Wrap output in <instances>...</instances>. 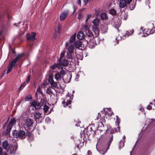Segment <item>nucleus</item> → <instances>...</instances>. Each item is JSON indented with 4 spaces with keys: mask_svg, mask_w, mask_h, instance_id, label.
Returning <instances> with one entry per match:
<instances>
[{
    "mask_svg": "<svg viewBox=\"0 0 155 155\" xmlns=\"http://www.w3.org/2000/svg\"><path fill=\"white\" fill-rule=\"evenodd\" d=\"M128 15L127 13L124 12L122 15V18L125 20H127V18Z\"/></svg>",
    "mask_w": 155,
    "mask_h": 155,
    "instance_id": "36",
    "label": "nucleus"
},
{
    "mask_svg": "<svg viewBox=\"0 0 155 155\" xmlns=\"http://www.w3.org/2000/svg\"><path fill=\"white\" fill-rule=\"evenodd\" d=\"M21 102V101H18L17 103V104L18 105H19L20 104Z\"/></svg>",
    "mask_w": 155,
    "mask_h": 155,
    "instance_id": "62",
    "label": "nucleus"
},
{
    "mask_svg": "<svg viewBox=\"0 0 155 155\" xmlns=\"http://www.w3.org/2000/svg\"><path fill=\"white\" fill-rule=\"evenodd\" d=\"M130 35H131L130 32L127 31L125 34L121 38H122L123 39H124L126 37H128Z\"/></svg>",
    "mask_w": 155,
    "mask_h": 155,
    "instance_id": "34",
    "label": "nucleus"
},
{
    "mask_svg": "<svg viewBox=\"0 0 155 155\" xmlns=\"http://www.w3.org/2000/svg\"><path fill=\"white\" fill-rule=\"evenodd\" d=\"M77 38L79 40H82L84 38H85V35L84 32L83 31H79L77 34Z\"/></svg>",
    "mask_w": 155,
    "mask_h": 155,
    "instance_id": "18",
    "label": "nucleus"
},
{
    "mask_svg": "<svg viewBox=\"0 0 155 155\" xmlns=\"http://www.w3.org/2000/svg\"><path fill=\"white\" fill-rule=\"evenodd\" d=\"M87 154L86 155H92V152L90 150H88L87 151Z\"/></svg>",
    "mask_w": 155,
    "mask_h": 155,
    "instance_id": "58",
    "label": "nucleus"
},
{
    "mask_svg": "<svg viewBox=\"0 0 155 155\" xmlns=\"http://www.w3.org/2000/svg\"><path fill=\"white\" fill-rule=\"evenodd\" d=\"M116 126L117 127L116 128H114L116 132H119L120 131V127L119 126V124H116Z\"/></svg>",
    "mask_w": 155,
    "mask_h": 155,
    "instance_id": "40",
    "label": "nucleus"
},
{
    "mask_svg": "<svg viewBox=\"0 0 155 155\" xmlns=\"http://www.w3.org/2000/svg\"><path fill=\"white\" fill-rule=\"evenodd\" d=\"M100 114L99 113V114H98V117H97V118L98 120L99 118V117H101V116H100Z\"/></svg>",
    "mask_w": 155,
    "mask_h": 155,
    "instance_id": "64",
    "label": "nucleus"
},
{
    "mask_svg": "<svg viewBox=\"0 0 155 155\" xmlns=\"http://www.w3.org/2000/svg\"><path fill=\"white\" fill-rule=\"evenodd\" d=\"M74 45L76 48H79L82 46V42L80 40H78L75 42Z\"/></svg>",
    "mask_w": 155,
    "mask_h": 155,
    "instance_id": "23",
    "label": "nucleus"
},
{
    "mask_svg": "<svg viewBox=\"0 0 155 155\" xmlns=\"http://www.w3.org/2000/svg\"><path fill=\"white\" fill-rule=\"evenodd\" d=\"M1 155H8L7 153L6 152H2Z\"/></svg>",
    "mask_w": 155,
    "mask_h": 155,
    "instance_id": "60",
    "label": "nucleus"
},
{
    "mask_svg": "<svg viewBox=\"0 0 155 155\" xmlns=\"http://www.w3.org/2000/svg\"><path fill=\"white\" fill-rule=\"evenodd\" d=\"M126 2L128 4H130L131 2L132 1V0H126Z\"/></svg>",
    "mask_w": 155,
    "mask_h": 155,
    "instance_id": "57",
    "label": "nucleus"
},
{
    "mask_svg": "<svg viewBox=\"0 0 155 155\" xmlns=\"http://www.w3.org/2000/svg\"><path fill=\"white\" fill-rule=\"evenodd\" d=\"M84 4H85V5H87L88 3V2L90 1V0H83Z\"/></svg>",
    "mask_w": 155,
    "mask_h": 155,
    "instance_id": "52",
    "label": "nucleus"
},
{
    "mask_svg": "<svg viewBox=\"0 0 155 155\" xmlns=\"http://www.w3.org/2000/svg\"><path fill=\"white\" fill-rule=\"evenodd\" d=\"M24 55V54L23 53L18 54L15 58L11 61L10 63L12 64L13 65V63H16L17 62L20 60L22 57Z\"/></svg>",
    "mask_w": 155,
    "mask_h": 155,
    "instance_id": "12",
    "label": "nucleus"
},
{
    "mask_svg": "<svg viewBox=\"0 0 155 155\" xmlns=\"http://www.w3.org/2000/svg\"><path fill=\"white\" fill-rule=\"evenodd\" d=\"M2 153V150L1 147H0V155H1Z\"/></svg>",
    "mask_w": 155,
    "mask_h": 155,
    "instance_id": "61",
    "label": "nucleus"
},
{
    "mask_svg": "<svg viewBox=\"0 0 155 155\" xmlns=\"http://www.w3.org/2000/svg\"><path fill=\"white\" fill-rule=\"evenodd\" d=\"M58 61L59 62L60 67L61 65L64 66H68V61L65 59H62L60 61H59V60H58Z\"/></svg>",
    "mask_w": 155,
    "mask_h": 155,
    "instance_id": "11",
    "label": "nucleus"
},
{
    "mask_svg": "<svg viewBox=\"0 0 155 155\" xmlns=\"http://www.w3.org/2000/svg\"><path fill=\"white\" fill-rule=\"evenodd\" d=\"M77 3L78 4V5L80 6H81V0H78Z\"/></svg>",
    "mask_w": 155,
    "mask_h": 155,
    "instance_id": "54",
    "label": "nucleus"
},
{
    "mask_svg": "<svg viewBox=\"0 0 155 155\" xmlns=\"http://www.w3.org/2000/svg\"><path fill=\"white\" fill-rule=\"evenodd\" d=\"M45 102V99L41 98L40 103V105H41V106H43Z\"/></svg>",
    "mask_w": 155,
    "mask_h": 155,
    "instance_id": "43",
    "label": "nucleus"
},
{
    "mask_svg": "<svg viewBox=\"0 0 155 155\" xmlns=\"http://www.w3.org/2000/svg\"><path fill=\"white\" fill-rule=\"evenodd\" d=\"M73 8L74 9V12H73V13H74L75 12V7L74 5H73Z\"/></svg>",
    "mask_w": 155,
    "mask_h": 155,
    "instance_id": "59",
    "label": "nucleus"
},
{
    "mask_svg": "<svg viewBox=\"0 0 155 155\" xmlns=\"http://www.w3.org/2000/svg\"><path fill=\"white\" fill-rule=\"evenodd\" d=\"M2 146L3 149L7 152L10 151V154H15L18 149V145L16 143L13 145L12 143L10 144L7 140H4L2 143Z\"/></svg>",
    "mask_w": 155,
    "mask_h": 155,
    "instance_id": "1",
    "label": "nucleus"
},
{
    "mask_svg": "<svg viewBox=\"0 0 155 155\" xmlns=\"http://www.w3.org/2000/svg\"><path fill=\"white\" fill-rule=\"evenodd\" d=\"M65 71L63 70V69L61 70L59 73V74L62 77V78L64 77V76L65 74Z\"/></svg>",
    "mask_w": 155,
    "mask_h": 155,
    "instance_id": "39",
    "label": "nucleus"
},
{
    "mask_svg": "<svg viewBox=\"0 0 155 155\" xmlns=\"http://www.w3.org/2000/svg\"><path fill=\"white\" fill-rule=\"evenodd\" d=\"M95 12L97 15H99L100 13V10L99 8L96 9Z\"/></svg>",
    "mask_w": 155,
    "mask_h": 155,
    "instance_id": "49",
    "label": "nucleus"
},
{
    "mask_svg": "<svg viewBox=\"0 0 155 155\" xmlns=\"http://www.w3.org/2000/svg\"><path fill=\"white\" fill-rule=\"evenodd\" d=\"M13 67V65L12 64L10 63V62L8 64V69L7 71V74H8L12 70Z\"/></svg>",
    "mask_w": 155,
    "mask_h": 155,
    "instance_id": "28",
    "label": "nucleus"
},
{
    "mask_svg": "<svg viewBox=\"0 0 155 155\" xmlns=\"http://www.w3.org/2000/svg\"><path fill=\"white\" fill-rule=\"evenodd\" d=\"M32 99L31 96H27L25 98V100L26 101H29Z\"/></svg>",
    "mask_w": 155,
    "mask_h": 155,
    "instance_id": "44",
    "label": "nucleus"
},
{
    "mask_svg": "<svg viewBox=\"0 0 155 155\" xmlns=\"http://www.w3.org/2000/svg\"><path fill=\"white\" fill-rule=\"evenodd\" d=\"M49 109V107L46 104H45L44 106L43 110H44V111L45 113L47 112L48 110Z\"/></svg>",
    "mask_w": 155,
    "mask_h": 155,
    "instance_id": "42",
    "label": "nucleus"
},
{
    "mask_svg": "<svg viewBox=\"0 0 155 155\" xmlns=\"http://www.w3.org/2000/svg\"><path fill=\"white\" fill-rule=\"evenodd\" d=\"M46 93L49 95L52 94H53L52 91V89L51 88H48L46 91Z\"/></svg>",
    "mask_w": 155,
    "mask_h": 155,
    "instance_id": "33",
    "label": "nucleus"
},
{
    "mask_svg": "<svg viewBox=\"0 0 155 155\" xmlns=\"http://www.w3.org/2000/svg\"><path fill=\"white\" fill-rule=\"evenodd\" d=\"M155 32V30L153 29H145L143 31V32L144 34H146V35H148L150 34H152Z\"/></svg>",
    "mask_w": 155,
    "mask_h": 155,
    "instance_id": "17",
    "label": "nucleus"
},
{
    "mask_svg": "<svg viewBox=\"0 0 155 155\" xmlns=\"http://www.w3.org/2000/svg\"><path fill=\"white\" fill-rule=\"evenodd\" d=\"M64 52H62L60 55V58L59 59H58V60H59V61H60L62 59V58L64 57Z\"/></svg>",
    "mask_w": 155,
    "mask_h": 155,
    "instance_id": "46",
    "label": "nucleus"
},
{
    "mask_svg": "<svg viewBox=\"0 0 155 155\" xmlns=\"http://www.w3.org/2000/svg\"><path fill=\"white\" fill-rule=\"evenodd\" d=\"M26 136L28 137V139L31 140H32L33 135L31 132H28L26 134Z\"/></svg>",
    "mask_w": 155,
    "mask_h": 155,
    "instance_id": "29",
    "label": "nucleus"
},
{
    "mask_svg": "<svg viewBox=\"0 0 155 155\" xmlns=\"http://www.w3.org/2000/svg\"><path fill=\"white\" fill-rule=\"evenodd\" d=\"M50 84L52 86L54 87H57V84L56 82H54V81H53V83H51Z\"/></svg>",
    "mask_w": 155,
    "mask_h": 155,
    "instance_id": "47",
    "label": "nucleus"
},
{
    "mask_svg": "<svg viewBox=\"0 0 155 155\" xmlns=\"http://www.w3.org/2000/svg\"><path fill=\"white\" fill-rule=\"evenodd\" d=\"M127 3L125 0H120V2L119 6L122 8L127 6Z\"/></svg>",
    "mask_w": 155,
    "mask_h": 155,
    "instance_id": "19",
    "label": "nucleus"
},
{
    "mask_svg": "<svg viewBox=\"0 0 155 155\" xmlns=\"http://www.w3.org/2000/svg\"><path fill=\"white\" fill-rule=\"evenodd\" d=\"M100 20L97 18L94 19L93 21V26H98L99 25Z\"/></svg>",
    "mask_w": 155,
    "mask_h": 155,
    "instance_id": "21",
    "label": "nucleus"
},
{
    "mask_svg": "<svg viewBox=\"0 0 155 155\" xmlns=\"http://www.w3.org/2000/svg\"><path fill=\"white\" fill-rule=\"evenodd\" d=\"M113 135H111L108 141L106 142L101 145L99 152L102 154H104L109 149L110 146L113 140Z\"/></svg>",
    "mask_w": 155,
    "mask_h": 155,
    "instance_id": "2",
    "label": "nucleus"
},
{
    "mask_svg": "<svg viewBox=\"0 0 155 155\" xmlns=\"http://www.w3.org/2000/svg\"><path fill=\"white\" fill-rule=\"evenodd\" d=\"M108 26L107 25H104L101 28V31L103 33H105L107 32Z\"/></svg>",
    "mask_w": 155,
    "mask_h": 155,
    "instance_id": "25",
    "label": "nucleus"
},
{
    "mask_svg": "<svg viewBox=\"0 0 155 155\" xmlns=\"http://www.w3.org/2000/svg\"><path fill=\"white\" fill-rule=\"evenodd\" d=\"M48 82L51 84V83H53L54 80H53V76L51 75L49 76V79L48 80Z\"/></svg>",
    "mask_w": 155,
    "mask_h": 155,
    "instance_id": "41",
    "label": "nucleus"
},
{
    "mask_svg": "<svg viewBox=\"0 0 155 155\" xmlns=\"http://www.w3.org/2000/svg\"><path fill=\"white\" fill-rule=\"evenodd\" d=\"M61 29V26L59 25L58 26L57 28L55 30V33L54 35V37L56 38L59 36L61 34L60 30Z\"/></svg>",
    "mask_w": 155,
    "mask_h": 155,
    "instance_id": "13",
    "label": "nucleus"
},
{
    "mask_svg": "<svg viewBox=\"0 0 155 155\" xmlns=\"http://www.w3.org/2000/svg\"><path fill=\"white\" fill-rule=\"evenodd\" d=\"M41 114L39 112H36L34 115V117L36 122L38 123L41 122Z\"/></svg>",
    "mask_w": 155,
    "mask_h": 155,
    "instance_id": "9",
    "label": "nucleus"
},
{
    "mask_svg": "<svg viewBox=\"0 0 155 155\" xmlns=\"http://www.w3.org/2000/svg\"><path fill=\"white\" fill-rule=\"evenodd\" d=\"M30 105L33 106L35 110H39L41 108V105L39 102H38L35 100H34L30 103Z\"/></svg>",
    "mask_w": 155,
    "mask_h": 155,
    "instance_id": "7",
    "label": "nucleus"
},
{
    "mask_svg": "<svg viewBox=\"0 0 155 155\" xmlns=\"http://www.w3.org/2000/svg\"><path fill=\"white\" fill-rule=\"evenodd\" d=\"M129 5L128 6L129 7L130 9L131 10H133L135 8L136 5V2H133L131 4H129Z\"/></svg>",
    "mask_w": 155,
    "mask_h": 155,
    "instance_id": "31",
    "label": "nucleus"
},
{
    "mask_svg": "<svg viewBox=\"0 0 155 155\" xmlns=\"http://www.w3.org/2000/svg\"><path fill=\"white\" fill-rule=\"evenodd\" d=\"M82 29L83 30V31L85 32L86 31H87L88 30H90L88 25H84L82 28Z\"/></svg>",
    "mask_w": 155,
    "mask_h": 155,
    "instance_id": "35",
    "label": "nucleus"
},
{
    "mask_svg": "<svg viewBox=\"0 0 155 155\" xmlns=\"http://www.w3.org/2000/svg\"><path fill=\"white\" fill-rule=\"evenodd\" d=\"M30 75H28V76L27 79H26V82L27 83H28L30 82Z\"/></svg>",
    "mask_w": 155,
    "mask_h": 155,
    "instance_id": "48",
    "label": "nucleus"
},
{
    "mask_svg": "<svg viewBox=\"0 0 155 155\" xmlns=\"http://www.w3.org/2000/svg\"><path fill=\"white\" fill-rule=\"evenodd\" d=\"M83 17V15L81 13H79L78 15V18L79 20H80Z\"/></svg>",
    "mask_w": 155,
    "mask_h": 155,
    "instance_id": "50",
    "label": "nucleus"
},
{
    "mask_svg": "<svg viewBox=\"0 0 155 155\" xmlns=\"http://www.w3.org/2000/svg\"><path fill=\"white\" fill-rule=\"evenodd\" d=\"M12 135L14 137L20 140H24L26 137L25 131L21 129L18 130H13Z\"/></svg>",
    "mask_w": 155,
    "mask_h": 155,
    "instance_id": "3",
    "label": "nucleus"
},
{
    "mask_svg": "<svg viewBox=\"0 0 155 155\" xmlns=\"http://www.w3.org/2000/svg\"><path fill=\"white\" fill-rule=\"evenodd\" d=\"M12 126L8 125L6 127V134L7 135H10V133L12 129Z\"/></svg>",
    "mask_w": 155,
    "mask_h": 155,
    "instance_id": "26",
    "label": "nucleus"
},
{
    "mask_svg": "<svg viewBox=\"0 0 155 155\" xmlns=\"http://www.w3.org/2000/svg\"><path fill=\"white\" fill-rule=\"evenodd\" d=\"M92 31L94 33L95 37H97L99 35L100 30L98 26H93Z\"/></svg>",
    "mask_w": 155,
    "mask_h": 155,
    "instance_id": "14",
    "label": "nucleus"
},
{
    "mask_svg": "<svg viewBox=\"0 0 155 155\" xmlns=\"http://www.w3.org/2000/svg\"><path fill=\"white\" fill-rule=\"evenodd\" d=\"M26 82H24L23 83H22L21 84V86L20 87V88L18 90L19 91H21V89H22L26 85Z\"/></svg>",
    "mask_w": 155,
    "mask_h": 155,
    "instance_id": "38",
    "label": "nucleus"
},
{
    "mask_svg": "<svg viewBox=\"0 0 155 155\" xmlns=\"http://www.w3.org/2000/svg\"><path fill=\"white\" fill-rule=\"evenodd\" d=\"M152 108V107H151V106H150V105H148L147 107V109L148 110H151Z\"/></svg>",
    "mask_w": 155,
    "mask_h": 155,
    "instance_id": "56",
    "label": "nucleus"
},
{
    "mask_svg": "<svg viewBox=\"0 0 155 155\" xmlns=\"http://www.w3.org/2000/svg\"><path fill=\"white\" fill-rule=\"evenodd\" d=\"M16 120L15 117L12 118L10 122H9L8 125L11 126H13L16 123Z\"/></svg>",
    "mask_w": 155,
    "mask_h": 155,
    "instance_id": "22",
    "label": "nucleus"
},
{
    "mask_svg": "<svg viewBox=\"0 0 155 155\" xmlns=\"http://www.w3.org/2000/svg\"><path fill=\"white\" fill-rule=\"evenodd\" d=\"M7 122H7L5 123V124H4V125H3V126L2 127L3 129H4L5 128L6 126V125H7Z\"/></svg>",
    "mask_w": 155,
    "mask_h": 155,
    "instance_id": "55",
    "label": "nucleus"
},
{
    "mask_svg": "<svg viewBox=\"0 0 155 155\" xmlns=\"http://www.w3.org/2000/svg\"><path fill=\"white\" fill-rule=\"evenodd\" d=\"M91 15H87V18L85 20V21L87 22V21L91 17Z\"/></svg>",
    "mask_w": 155,
    "mask_h": 155,
    "instance_id": "53",
    "label": "nucleus"
},
{
    "mask_svg": "<svg viewBox=\"0 0 155 155\" xmlns=\"http://www.w3.org/2000/svg\"><path fill=\"white\" fill-rule=\"evenodd\" d=\"M101 18L104 20V19H106L107 18V15L105 12H102L101 14Z\"/></svg>",
    "mask_w": 155,
    "mask_h": 155,
    "instance_id": "30",
    "label": "nucleus"
},
{
    "mask_svg": "<svg viewBox=\"0 0 155 155\" xmlns=\"http://www.w3.org/2000/svg\"><path fill=\"white\" fill-rule=\"evenodd\" d=\"M74 53H70L68 52L67 55L66 56L67 58L68 59H74Z\"/></svg>",
    "mask_w": 155,
    "mask_h": 155,
    "instance_id": "20",
    "label": "nucleus"
},
{
    "mask_svg": "<svg viewBox=\"0 0 155 155\" xmlns=\"http://www.w3.org/2000/svg\"><path fill=\"white\" fill-rule=\"evenodd\" d=\"M76 33H74L73 35L71 36L69 40V42L71 43H72L76 39Z\"/></svg>",
    "mask_w": 155,
    "mask_h": 155,
    "instance_id": "27",
    "label": "nucleus"
},
{
    "mask_svg": "<svg viewBox=\"0 0 155 155\" xmlns=\"http://www.w3.org/2000/svg\"><path fill=\"white\" fill-rule=\"evenodd\" d=\"M66 48L68 52L70 53H74V51L75 49L74 46L73 45H70L68 46L67 44L66 43Z\"/></svg>",
    "mask_w": 155,
    "mask_h": 155,
    "instance_id": "16",
    "label": "nucleus"
},
{
    "mask_svg": "<svg viewBox=\"0 0 155 155\" xmlns=\"http://www.w3.org/2000/svg\"><path fill=\"white\" fill-rule=\"evenodd\" d=\"M61 78H63L59 74V73H57L55 74V78L57 81H58L59 80H61Z\"/></svg>",
    "mask_w": 155,
    "mask_h": 155,
    "instance_id": "32",
    "label": "nucleus"
},
{
    "mask_svg": "<svg viewBox=\"0 0 155 155\" xmlns=\"http://www.w3.org/2000/svg\"><path fill=\"white\" fill-rule=\"evenodd\" d=\"M91 126H92V125H90L87 128L86 133V134L88 136H90L91 135L93 134L94 136L97 133H99V132H101V131L99 130H97L94 132L93 129H92Z\"/></svg>",
    "mask_w": 155,
    "mask_h": 155,
    "instance_id": "4",
    "label": "nucleus"
},
{
    "mask_svg": "<svg viewBox=\"0 0 155 155\" xmlns=\"http://www.w3.org/2000/svg\"><path fill=\"white\" fill-rule=\"evenodd\" d=\"M25 122L26 127L28 128L29 130L31 129L33 127V124L32 120L31 119L28 118L25 120Z\"/></svg>",
    "mask_w": 155,
    "mask_h": 155,
    "instance_id": "6",
    "label": "nucleus"
},
{
    "mask_svg": "<svg viewBox=\"0 0 155 155\" xmlns=\"http://www.w3.org/2000/svg\"><path fill=\"white\" fill-rule=\"evenodd\" d=\"M36 35V34L35 32H33L30 35L28 33L26 34L27 39L28 41H34L35 39V37Z\"/></svg>",
    "mask_w": 155,
    "mask_h": 155,
    "instance_id": "8",
    "label": "nucleus"
},
{
    "mask_svg": "<svg viewBox=\"0 0 155 155\" xmlns=\"http://www.w3.org/2000/svg\"><path fill=\"white\" fill-rule=\"evenodd\" d=\"M86 35L85 36V39L87 42H89L94 38V35L92 32L90 30H88L85 32Z\"/></svg>",
    "mask_w": 155,
    "mask_h": 155,
    "instance_id": "5",
    "label": "nucleus"
},
{
    "mask_svg": "<svg viewBox=\"0 0 155 155\" xmlns=\"http://www.w3.org/2000/svg\"><path fill=\"white\" fill-rule=\"evenodd\" d=\"M60 67V66L58 62L57 63H54L50 66L52 70H54L56 68H59Z\"/></svg>",
    "mask_w": 155,
    "mask_h": 155,
    "instance_id": "24",
    "label": "nucleus"
},
{
    "mask_svg": "<svg viewBox=\"0 0 155 155\" xmlns=\"http://www.w3.org/2000/svg\"><path fill=\"white\" fill-rule=\"evenodd\" d=\"M110 13L111 14L114 15H116L117 14L116 11L114 9L110 10Z\"/></svg>",
    "mask_w": 155,
    "mask_h": 155,
    "instance_id": "37",
    "label": "nucleus"
},
{
    "mask_svg": "<svg viewBox=\"0 0 155 155\" xmlns=\"http://www.w3.org/2000/svg\"><path fill=\"white\" fill-rule=\"evenodd\" d=\"M69 14V12L68 11H64L62 12L60 16V19L61 21L64 20Z\"/></svg>",
    "mask_w": 155,
    "mask_h": 155,
    "instance_id": "15",
    "label": "nucleus"
},
{
    "mask_svg": "<svg viewBox=\"0 0 155 155\" xmlns=\"http://www.w3.org/2000/svg\"><path fill=\"white\" fill-rule=\"evenodd\" d=\"M120 143V144H121V145L122 144V143L123 144L122 145V147H123L124 146V143L123 142H121Z\"/></svg>",
    "mask_w": 155,
    "mask_h": 155,
    "instance_id": "63",
    "label": "nucleus"
},
{
    "mask_svg": "<svg viewBox=\"0 0 155 155\" xmlns=\"http://www.w3.org/2000/svg\"><path fill=\"white\" fill-rule=\"evenodd\" d=\"M117 120L115 122L116 124H119L120 121V119L119 118V117L118 116H116Z\"/></svg>",
    "mask_w": 155,
    "mask_h": 155,
    "instance_id": "45",
    "label": "nucleus"
},
{
    "mask_svg": "<svg viewBox=\"0 0 155 155\" xmlns=\"http://www.w3.org/2000/svg\"><path fill=\"white\" fill-rule=\"evenodd\" d=\"M37 92H38L40 93L41 94L42 93V91H41L40 87H38L37 88Z\"/></svg>",
    "mask_w": 155,
    "mask_h": 155,
    "instance_id": "51",
    "label": "nucleus"
},
{
    "mask_svg": "<svg viewBox=\"0 0 155 155\" xmlns=\"http://www.w3.org/2000/svg\"><path fill=\"white\" fill-rule=\"evenodd\" d=\"M62 104L63 105L64 107H66L68 106L69 108H71L72 106L71 105V100H67L66 101L65 100L64 101H62Z\"/></svg>",
    "mask_w": 155,
    "mask_h": 155,
    "instance_id": "10",
    "label": "nucleus"
}]
</instances>
